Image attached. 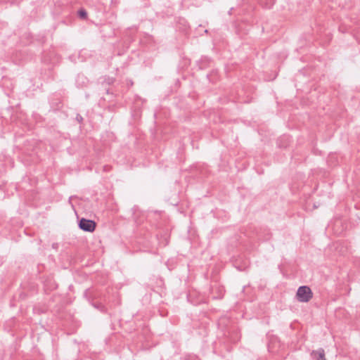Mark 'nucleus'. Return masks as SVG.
Listing matches in <instances>:
<instances>
[{
    "label": "nucleus",
    "mask_w": 360,
    "mask_h": 360,
    "mask_svg": "<svg viewBox=\"0 0 360 360\" xmlns=\"http://www.w3.org/2000/svg\"><path fill=\"white\" fill-rule=\"evenodd\" d=\"M96 226V224L94 221L84 218H82L79 223V227L84 231L93 232Z\"/></svg>",
    "instance_id": "nucleus-2"
},
{
    "label": "nucleus",
    "mask_w": 360,
    "mask_h": 360,
    "mask_svg": "<svg viewBox=\"0 0 360 360\" xmlns=\"http://www.w3.org/2000/svg\"><path fill=\"white\" fill-rule=\"evenodd\" d=\"M79 15L82 18H85L87 15V13L84 10H80V11H79Z\"/></svg>",
    "instance_id": "nucleus-4"
},
{
    "label": "nucleus",
    "mask_w": 360,
    "mask_h": 360,
    "mask_svg": "<svg viewBox=\"0 0 360 360\" xmlns=\"http://www.w3.org/2000/svg\"><path fill=\"white\" fill-rule=\"evenodd\" d=\"M311 355L315 360H326L325 358V352L321 348L318 350L313 351Z\"/></svg>",
    "instance_id": "nucleus-3"
},
{
    "label": "nucleus",
    "mask_w": 360,
    "mask_h": 360,
    "mask_svg": "<svg viewBox=\"0 0 360 360\" xmlns=\"http://www.w3.org/2000/svg\"><path fill=\"white\" fill-rule=\"evenodd\" d=\"M313 296V293L309 287L303 285L300 286L296 293V297L298 301L301 302H309Z\"/></svg>",
    "instance_id": "nucleus-1"
}]
</instances>
